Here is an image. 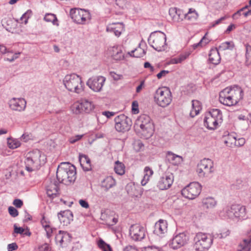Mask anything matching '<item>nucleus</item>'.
Instances as JSON below:
<instances>
[{"instance_id": "1", "label": "nucleus", "mask_w": 251, "mask_h": 251, "mask_svg": "<svg viewBox=\"0 0 251 251\" xmlns=\"http://www.w3.org/2000/svg\"><path fill=\"white\" fill-rule=\"evenodd\" d=\"M242 98V90L238 86L227 87L221 91L219 95L220 102L229 106L236 104Z\"/></svg>"}, {"instance_id": "2", "label": "nucleus", "mask_w": 251, "mask_h": 251, "mask_svg": "<svg viewBox=\"0 0 251 251\" xmlns=\"http://www.w3.org/2000/svg\"><path fill=\"white\" fill-rule=\"evenodd\" d=\"M56 177L58 181L69 185L76 179V169L75 166L68 162L61 163L58 167Z\"/></svg>"}, {"instance_id": "3", "label": "nucleus", "mask_w": 251, "mask_h": 251, "mask_svg": "<svg viewBox=\"0 0 251 251\" xmlns=\"http://www.w3.org/2000/svg\"><path fill=\"white\" fill-rule=\"evenodd\" d=\"M25 162L26 171H36L45 163V156L39 150H35L26 154Z\"/></svg>"}, {"instance_id": "4", "label": "nucleus", "mask_w": 251, "mask_h": 251, "mask_svg": "<svg viewBox=\"0 0 251 251\" xmlns=\"http://www.w3.org/2000/svg\"><path fill=\"white\" fill-rule=\"evenodd\" d=\"M134 127L145 138H149L153 134V125L147 115L140 116L136 120Z\"/></svg>"}, {"instance_id": "5", "label": "nucleus", "mask_w": 251, "mask_h": 251, "mask_svg": "<svg viewBox=\"0 0 251 251\" xmlns=\"http://www.w3.org/2000/svg\"><path fill=\"white\" fill-rule=\"evenodd\" d=\"M63 81L65 88L71 92L80 94L84 91V84L81 77L75 74L67 75Z\"/></svg>"}, {"instance_id": "6", "label": "nucleus", "mask_w": 251, "mask_h": 251, "mask_svg": "<svg viewBox=\"0 0 251 251\" xmlns=\"http://www.w3.org/2000/svg\"><path fill=\"white\" fill-rule=\"evenodd\" d=\"M222 113L218 109H213L205 114L204 125L208 129L217 128L219 124L222 122Z\"/></svg>"}, {"instance_id": "7", "label": "nucleus", "mask_w": 251, "mask_h": 251, "mask_svg": "<svg viewBox=\"0 0 251 251\" xmlns=\"http://www.w3.org/2000/svg\"><path fill=\"white\" fill-rule=\"evenodd\" d=\"M154 99L159 106L165 107L171 102V93L166 87L159 88L155 92Z\"/></svg>"}, {"instance_id": "8", "label": "nucleus", "mask_w": 251, "mask_h": 251, "mask_svg": "<svg viewBox=\"0 0 251 251\" xmlns=\"http://www.w3.org/2000/svg\"><path fill=\"white\" fill-rule=\"evenodd\" d=\"M246 215V208L239 204H232L227 206L225 210V216L232 220L244 219Z\"/></svg>"}, {"instance_id": "9", "label": "nucleus", "mask_w": 251, "mask_h": 251, "mask_svg": "<svg viewBox=\"0 0 251 251\" xmlns=\"http://www.w3.org/2000/svg\"><path fill=\"white\" fill-rule=\"evenodd\" d=\"M166 37L164 33L158 31L152 33L149 39L151 46L156 50L160 51L164 50L166 45Z\"/></svg>"}, {"instance_id": "10", "label": "nucleus", "mask_w": 251, "mask_h": 251, "mask_svg": "<svg viewBox=\"0 0 251 251\" xmlns=\"http://www.w3.org/2000/svg\"><path fill=\"white\" fill-rule=\"evenodd\" d=\"M194 247L197 251H203L208 249L212 243V239L206 234L199 232L194 238Z\"/></svg>"}, {"instance_id": "11", "label": "nucleus", "mask_w": 251, "mask_h": 251, "mask_svg": "<svg viewBox=\"0 0 251 251\" xmlns=\"http://www.w3.org/2000/svg\"><path fill=\"white\" fill-rule=\"evenodd\" d=\"M214 172L213 162L210 159L204 158L197 165V173L200 177H207Z\"/></svg>"}, {"instance_id": "12", "label": "nucleus", "mask_w": 251, "mask_h": 251, "mask_svg": "<svg viewBox=\"0 0 251 251\" xmlns=\"http://www.w3.org/2000/svg\"><path fill=\"white\" fill-rule=\"evenodd\" d=\"M201 192L200 184L198 182H192L181 190V194L185 198L193 200L200 195Z\"/></svg>"}, {"instance_id": "13", "label": "nucleus", "mask_w": 251, "mask_h": 251, "mask_svg": "<svg viewBox=\"0 0 251 251\" xmlns=\"http://www.w3.org/2000/svg\"><path fill=\"white\" fill-rule=\"evenodd\" d=\"M115 127L118 132H124L128 131L132 125L131 120L124 114L117 116L115 118Z\"/></svg>"}, {"instance_id": "14", "label": "nucleus", "mask_w": 251, "mask_h": 251, "mask_svg": "<svg viewBox=\"0 0 251 251\" xmlns=\"http://www.w3.org/2000/svg\"><path fill=\"white\" fill-rule=\"evenodd\" d=\"M129 236L134 241H141L145 237L146 229L140 225H133L129 228Z\"/></svg>"}, {"instance_id": "15", "label": "nucleus", "mask_w": 251, "mask_h": 251, "mask_svg": "<svg viewBox=\"0 0 251 251\" xmlns=\"http://www.w3.org/2000/svg\"><path fill=\"white\" fill-rule=\"evenodd\" d=\"M71 16L73 21L79 24H83L90 18L89 12L81 9H72Z\"/></svg>"}, {"instance_id": "16", "label": "nucleus", "mask_w": 251, "mask_h": 251, "mask_svg": "<svg viewBox=\"0 0 251 251\" xmlns=\"http://www.w3.org/2000/svg\"><path fill=\"white\" fill-rule=\"evenodd\" d=\"M105 81V78L103 76H96L89 78L87 82V85L91 89L98 92L101 91Z\"/></svg>"}, {"instance_id": "17", "label": "nucleus", "mask_w": 251, "mask_h": 251, "mask_svg": "<svg viewBox=\"0 0 251 251\" xmlns=\"http://www.w3.org/2000/svg\"><path fill=\"white\" fill-rule=\"evenodd\" d=\"M188 237L184 233H180L175 236L169 244L173 249H177L184 246L188 241Z\"/></svg>"}, {"instance_id": "18", "label": "nucleus", "mask_w": 251, "mask_h": 251, "mask_svg": "<svg viewBox=\"0 0 251 251\" xmlns=\"http://www.w3.org/2000/svg\"><path fill=\"white\" fill-rule=\"evenodd\" d=\"M26 105V100L23 98H13L9 100V107L14 111H23L25 109Z\"/></svg>"}, {"instance_id": "19", "label": "nucleus", "mask_w": 251, "mask_h": 251, "mask_svg": "<svg viewBox=\"0 0 251 251\" xmlns=\"http://www.w3.org/2000/svg\"><path fill=\"white\" fill-rule=\"evenodd\" d=\"M174 180L173 174H165L160 177L157 187L160 190H166L169 188L172 185Z\"/></svg>"}, {"instance_id": "20", "label": "nucleus", "mask_w": 251, "mask_h": 251, "mask_svg": "<svg viewBox=\"0 0 251 251\" xmlns=\"http://www.w3.org/2000/svg\"><path fill=\"white\" fill-rule=\"evenodd\" d=\"M46 185L47 194L49 197H54L58 194V183L54 179L50 180Z\"/></svg>"}, {"instance_id": "21", "label": "nucleus", "mask_w": 251, "mask_h": 251, "mask_svg": "<svg viewBox=\"0 0 251 251\" xmlns=\"http://www.w3.org/2000/svg\"><path fill=\"white\" fill-rule=\"evenodd\" d=\"M58 217L61 223L64 226H67L73 220V215L72 212L69 210H65L58 213Z\"/></svg>"}, {"instance_id": "22", "label": "nucleus", "mask_w": 251, "mask_h": 251, "mask_svg": "<svg viewBox=\"0 0 251 251\" xmlns=\"http://www.w3.org/2000/svg\"><path fill=\"white\" fill-rule=\"evenodd\" d=\"M124 29L122 23H112L109 25L106 28V31L113 33L116 36L119 37Z\"/></svg>"}, {"instance_id": "23", "label": "nucleus", "mask_w": 251, "mask_h": 251, "mask_svg": "<svg viewBox=\"0 0 251 251\" xmlns=\"http://www.w3.org/2000/svg\"><path fill=\"white\" fill-rule=\"evenodd\" d=\"M167 231V221L163 220H160L156 222L154 226V233L160 235L166 233Z\"/></svg>"}, {"instance_id": "24", "label": "nucleus", "mask_w": 251, "mask_h": 251, "mask_svg": "<svg viewBox=\"0 0 251 251\" xmlns=\"http://www.w3.org/2000/svg\"><path fill=\"white\" fill-rule=\"evenodd\" d=\"M209 60L213 64L217 65L221 61V57L217 48L211 49L209 54Z\"/></svg>"}, {"instance_id": "25", "label": "nucleus", "mask_w": 251, "mask_h": 251, "mask_svg": "<svg viewBox=\"0 0 251 251\" xmlns=\"http://www.w3.org/2000/svg\"><path fill=\"white\" fill-rule=\"evenodd\" d=\"M79 161L81 167L84 171H89L91 170L90 160L85 154H79Z\"/></svg>"}, {"instance_id": "26", "label": "nucleus", "mask_w": 251, "mask_h": 251, "mask_svg": "<svg viewBox=\"0 0 251 251\" xmlns=\"http://www.w3.org/2000/svg\"><path fill=\"white\" fill-rule=\"evenodd\" d=\"M169 13L174 22H179L182 20L183 16L181 15L180 10H177L176 7H172L170 8Z\"/></svg>"}, {"instance_id": "27", "label": "nucleus", "mask_w": 251, "mask_h": 251, "mask_svg": "<svg viewBox=\"0 0 251 251\" xmlns=\"http://www.w3.org/2000/svg\"><path fill=\"white\" fill-rule=\"evenodd\" d=\"M109 51L111 56L116 60H121L124 57V53L120 48L118 47H111Z\"/></svg>"}, {"instance_id": "28", "label": "nucleus", "mask_w": 251, "mask_h": 251, "mask_svg": "<svg viewBox=\"0 0 251 251\" xmlns=\"http://www.w3.org/2000/svg\"><path fill=\"white\" fill-rule=\"evenodd\" d=\"M116 185V180L111 176L106 177L102 181L101 186L106 191L113 187Z\"/></svg>"}, {"instance_id": "29", "label": "nucleus", "mask_w": 251, "mask_h": 251, "mask_svg": "<svg viewBox=\"0 0 251 251\" xmlns=\"http://www.w3.org/2000/svg\"><path fill=\"white\" fill-rule=\"evenodd\" d=\"M217 204V201L212 197H207L202 199V206L204 209L213 208Z\"/></svg>"}, {"instance_id": "30", "label": "nucleus", "mask_w": 251, "mask_h": 251, "mask_svg": "<svg viewBox=\"0 0 251 251\" xmlns=\"http://www.w3.org/2000/svg\"><path fill=\"white\" fill-rule=\"evenodd\" d=\"M249 6L246 5L245 7L242 8L237 11L236 13H235L232 15V18L234 19H237L241 16H243L245 17H248L251 16V9L250 10L247 9H248Z\"/></svg>"}, {"instance_id": "31", "label": "nucleus", "mask_w": 251, "mask_h": 251, "mask_svg": "<svg viewBox=\"0 0 251 251\" xmlns=\"http://www.w3.org/2000/svg\"><path fill=\"white\" fill-rule=\"evenodd\" d=\"M168 160L174 165H177L182 161V157L181 156L176 155L174 153L168 151L167 153Z\"/></svg>"}, {"instance_id": "32", "label": "nucleus", "mask_w": 251, "mask_h": 251, "mask_svg": "<svg viewBox=\"0 0 251 251\" xmlns=\"http://www.w3.org/2000/svg\"><path fill=\"white\" fill-rule=\"evenodd\" d=\"M192 109L190 111V115L191 117H194L198 115L201 109V105L200 102L197 100H193Z\"/></svg>"}, {"instance_id": "33", "label": "nucleus", "mask_w": 251, "mask_h": 251, "mask_svg": "<svg viewBox=\"0 0 251 251\" xmlns=\"http://www.w3.org/2000/svg\"><path fill=\"white\" fill-rule=\"evenodd\" d=\"M100 218L110 226H113L118 222V219L116 218L109 215L107 216V213L105 212L101 213Z\"/></svg>"}, {"instance_id": "34", "label": "nucleus", "mask_w": 251, "mask_h": 251, "mask_svg": "<svg viewBox=\"0 0 251 251\" xmlns=\"http://www.w3.org/2000/svg\"><path fill=\"white\" fill-rule=\"evenodd\" d=\"M144 173L143 179L141 181V184L143 186L147 184L150 177L153 175V171L149 167H146L144 169Z\"/></svg>"}, {"instance_id": "35", "label": "nucleus", "mask_w": 251, "mask_h": 251, "mask_svg": "<svg viewBox=\"0 0 251 251\" xmlns=\"http://www.w3.org/2000/svg\"><path fill=\"white\" fill-rule=\"evenodd\" d=\"M251 243V238L244 239L239 246V251H250Z\"/></svg>"}, {"instance_id": "36", "label": "nucleus", "mask_w": 251, "mask_h": 251, "mask_svg": "<svg viewBox=\"0 0 251 251\" xmlns=\"http://www.w3.org/2000/svg\"><path fill=\"white\" fill-rule=\"evenodd\" d=\"M80 101L83 112L89 113L94 109V105L91 101L86 100H82Z\"/></svg>"}, {"instance_id": "37", "label": "nucleus", "mask_w": 251, "mask_h": 251, "mask_svg": "<svg viewBox=\"0 0 251 251\" xmlns=\"http://www.w3.org/2000/svg\"><path fill=\"white\" fill-rule=\"evenodd\" d=\"M114 170L116 174L119 175H123L125 173V165L119 161H117L115 163Z\"/></svg>"}, {"instance_id": "38", "label": "nucleus", "mask_w": 251, "mask_h": 251, "mask_svg": "<svg viewBox=\"0 0 251 251\" xmlns=\"http://www.w3.org/2000/svg\"><path fill=\"white\" fill-rule=\"evenodd\" d=\"M128 54L132 57H141L146 54V51L140 47H138L134 50H133L130 52H128Z\"/></svg>"}, {"instance_id": "39", "label": "nucleus", "mask_w": 251, "mask_h": 251, "mask_svg": "<svg viewBox=\"0 0 251 251\" xmlns=\"http://www.w3.org/2000/svg\"><path fill=\"white\" fill-rule=\"evenodd\" d=\"M189 54L186 53L184 54H180L177 57L171 59L169 64H175L181 63L183 61L186 59L189 56Z\"/></svg>"}, {"instance_id": "40", "label": "nucleus", "mask_w": 251, "mask_h": 251, "mask_svg": "<svg viewBox=\"0 0 251 251\" xmlns=\"http://www.w3.org/2000/svg\"><path fill=\"white\" fill-rule=\"evenodd\" d=\"M71 110L73 113L79 114L83 112L81 101L75 102L71 106Z\"/></svg>"}, {"instance_id": "41", "label": "nucleus", "mask_w": 251, "mask_h": 251, "mask_svg": "<svg viewBox=\"0 0 251 251\" xmlns=\"http://www.w3.org/2000/svg\"><path fill=\"white\" fill-rule=\"evenodd\" d=\"M198 17V14L194 9L190 8L187 13L185 14V18L190 21H195Z\"/></svg>"}, {"instance_id": "42", "label": "nucleus", "mask_w": 251, "mask_h": 251, "mask_svg": "<svg viewBox=\"0 0 251 251\" xmlns=\"http://www.w3.org/2000/svg\"><path fill=\"white\" fill-rule=\"evenodd\" d=\"M44 19L47 22L52 23L54 25H58L57 19L54 14H47L44 17Z\"/></svg>"}, {"instance_id": "43", "label": "nucleus", "mask_w": 251, "mask_h": 251, "mask_svg": "<svg viewBox=\"0 0 251 251\" xmlns=\"http://www.w3.org/2000/svg\"><path fill=\"white\" fill-rule=\"evenodd\" d=\"M234 47V44L233 42H226L221 44L219 47V49L222 50H232Z\"/></svg>"}, {"instance_id": "44", "label": "nucleus", "mask_w": 251, "mask_h": 251, "mask_svg": "<svg viewBox=\"0 0 251 251\" xmlns=\"http://www.w3.org/2000/svg\"><path fill=\"white\" fill-rule=\"evenodd\" d=\"M246 65L249 66L251 65V46H248L246 47Z\"/></svg>"}, {"instance_id": "45", "label": "nucleus", "mask_w": 251, "mask_h": 251, "mask_svg": "<svg viewBox=\"0 0 251 251\" xmlns=\"http://www.w3.org/2000/svg\"><path fill=\"white\" fill-rule=\"evenodd\" d=\"M229 140L231 141V144H234V145L236 146H243L245 143V140L244 138H239L238 140H236V138L234 137H232L231 138H229Z\"/></svg>"}, {"instance_id": "46", "label": "nucleus", "mask_w": 251, "mask_h": 251, "mask_svg": "<svg viewBox=\"0 0 251 251\" xmlns=\"http://www.w3.org/2000/svg\"><path fill=\"white\" fill-rule=\"evenodd\" d=\"M98 246L103 251H111V248L109 245L106 244L103 240L100 239L98 242Z\"/></svg>"}, {"instance_id": "47", "label": "nucleus", "mask_w": 251, "mask_h": 251, "mask_svg": "<svg viewBox=\"0 0 251 251\" xmlns=\"http://www.w3.org/2000/svg\"><path fill=\"white\" fill-rule=\"evenodd\" d=\"M7 144L9 148L13 149L19 147L21 144L17 140L9 138L8 139Z\"/></svg>"}, {"instance_id": "48", "label": "nucleus", "mask_w": 251, "mask_h": 251, "mask_svg": "<svg viewBox=\"0 0 251 251\" xmlns=\"http://www.w3.org/2000/svg\"><path fill=\"white\" fill-rule=\"evenodd\" d=\"M230 234V231L227 228H223L220 233L217 234V238L219 239L225 238Z\"/></svg>"}, {"instance_id": "49", "label": "nucleus", "mask_w": 251, "mask_h": 251, "mask_svg": "<svg viewBox=\"0 0 251 251\" xmlns=\"http://www.w3.org/2000/svg\"><path fill=\"white\" fill-rule=\"evenodd\" d=\"M133 148L136 151H139L144 148V145L140 140L135 141L133 144Z\"/></svg>"}, {"instance_id": "50", "label": "nucleus", "mask_w": 251, "mask_h": 251, "mask_svg": "<svg viewBox=\"0 0 251 251\" xmlns=\"http://www.w3.org/2000/svg\"><path fill=\"white\" fill-rule=\"evenodd\" d=\"M32 12L31 10H28L21 18V21H24L25 24H27L28 19L31 16Z\"/></svg>"}, {"instance_id": "51", "label": "nucleus", "mask_w": 251, "mask_h": 251, "mask_svg": "<svg viewBox=\"0 0 251 251\" xmlns=\"http://www.w3.org/2000/svg\"><path fill=\"white\" fill-rule=\"evenodd\" d=\"M116 4L119 6V7L124 9L126 6L127 0H115Z\"/></svg>"}, {"instance_id": "52", "label": "nucleus", "mask_w": 251, "mask_h": 251, "mask_svg": "<svg viewBox=\"0 0 251 251\" xmlns=\"http://www.w3.org/2000/svg\"><path fill=\"white\" fill-rule=\"evenodd\" d=\"M63 231L60 230L59 233L55 236V240L57 242H59L61 244L65 242L63 237Z\"/></svg>"}, {"instance_id": "53", "label": "nucleus", "mask_w": 251, "mask_h": 251, "mask_svg": "<svg viewBox=\"0 0 251 251\" xmlns=\"http://www.w3.org/2000/svg\"><path fill=\"white\" fill-rule=\"evenodd\" d=\"M8 212L10 215L13 217H15L18 215V211L17 210L12 206H10L8 208Z\"/></svg>"}, {"instance_id": "54", "label": "nucleus", "mask_w": 251, "mask_h": 251, "mask_svg": "<svg viewBox=\"0 0 251 251\" xmlns=\"http://www.w3.org/2000/svg\"><path fill=\"white\" fill-rule=\"evenodd\" d=\"M44 229L46 231V234H47V237L48 238H50L51 236V234L52 233V228L50 226V225H49V226L45 225Z\"/></svg>"}, {"instance_id": "55", "label": "nucleus", "mask_w": 251, "mask_h": 251, "mask_svg": "<svg viewBox=\"0 0 251 251\" xmlns=\"http://www.w3.org/2000/svg\"><path fill=\"white\" fill-rule=\"evenodd\" d=\"M110 75L115 80H120L123 77L122 75L117 74L114 72H110Z\"/></svg>"}, {"instance_id": "56", "label": "nucleus", "mask_w": 251, "mask_h": 251, "mask_svg": "<svg viewBox=\"0 0 251 251\" xmlns=\"http://www.w3.org/2000/svg\"><path fill=\"white\" fill-rule=\"evenodd\" d=\"M13 204L17 208H21L23 205V202L20 199H15L14 200Z\"/></svg>"}, {"instance_id": "57", "label": "nucleus", "mask_w": 251, "mask_h": 251, "mask_svg": "<svg viewBox=\"0 0 251 251\" xmlns=\"http://www.w3.org/2000/svg\"><path fill=\"white\" fill-rule=\"evenodd\" d=\"M132 110L134 113H137L139 112L138 103L136 101H134L132 103Z\"/></svg>"}, {"instance_id": "58", "label": "nucleus", "mask_w": 251, "mask_h": 251, "mask_svg": "<svg viewBox=\"0 0 251 251\" xmlns=\"http://www.w3.org/2000/svg\"><path fill=\"white\" fill-rule=\"evenodd\" d=\"M18 247L16 243H13L8 245L7 249L8 251H13L18 249Z\"/></svg>"}, {"instance_id": "59", "label": "nucleus", "mask_w": 251, "mask_h": 251, "mask_svg": "<svg viewBox=\"0 0 251 251\" xmlns=\"http://www.w3.org/2000/svg\"><path fill=\"white\" fill-rule=\"evenodd\" d=\"M14 232L17 234H23L25 229L23 227H18L16 225H14Z\"/></svg>"}, {"instance_id": "60", "label": "nucleus", "mask_w": 251, "mask_h": 251, "mask_svg": "<svg viewBox=\"0 0 251 251\" xmlns=\"http://www.w3.org/2000/svg\"><path fill=\"white\" fill-rule=\"evenodd\" d=\"M142 251H161L159 248L153 246L145 248Z\"/></svg>"}, {"instance_id": "61", "label": "nucleus", "mask_w": 251, "mask_h": 251, "mask_svg": "<svg viewBox=\"0 0 251 251\" xmlns=\"http://www.w3.org/2000/svg\"><path fill=\"white\" fill-rule=\"evenodd\" d=\"M82 137V135H77L74 137H72L70 139V142L71 143H75V142L79 140Z\"/></svg>"}, {"instance_id": "62", "label": "nucleus", "mask_w": 251, "mask_h": 251, "mask_svg": "<svg viewBox=\"0 0 251 251\" xmlns=\"http://www.w3.org/2000/svg\"><path fill=\"white\" fill-rule=\"evenodd\" d=\"M207 33H206L205 35L203 37V38L200 41V42L201 43V44L203 45V46H205L210 41V40L206 37V36L207 35Z\"/></svg>"}, {"instance_id": "63", "label": "nucleus", "mask_w": 251, "mask_h": 251, "mask_svg": "<svg viewBox=\"0 0 251 251\" xmlns=\"http://www.w3.org/2000/svg\"><path fill=\"white\" fill-rule=\"evenodd\" d=\"M79 203L82 207L88 208L89 207L88 203L86 201L80 200L79 201Z\"/></svg>"}, {"instance_id": "64", "label": "nucleus", "mask_w": 251, "mask_h": 251, "mask_svg": "<svg viewBox=\"0 0 251 251\" xmlns=\"http://www.w3.org/2000/svg\"><path fill=\"white\" fill-rule=\"evenodd\" d=\"M169 71H167V70H162L161 71L160 73H159L157 75V77L158 78V79H160L161 78V77L162 76H165L167 74H168L169 73Z\"/></svg>"}]
</instances>
